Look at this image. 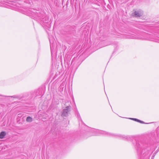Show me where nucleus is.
Wrapping results in <instances>:
<instances>
[{
  "label": "nucleus",
  "mask_w": 159,
  "mask_h": 159,
  "mask_svg": "<svg viewBox=\"0 0 159 159\" xmlns=\"http://www.w3.org/2000/svg\"><path fill=\"white\" fill-rule=\"evenodd\" d=\"M32 118L30 116H28L27 117L26 119V121L27 122H31L32 121Z\"/></svg>",
  "instance_id": "nucleus-8"
},
{
  "label": "nucleus",
  "mask_w": 159,
  "mask_h": 159,
  "mask_svg": "<svg viewBox=\"0 0 159 159\" xmlns=\"http://www.w3.org/2000/svg\"><path fill=\"white\" fill-rule=\"evenodd\" d=\"M157 136L158 138H159V135H157Z\"/></svg>",
  "instance_id": "nucleus-18"
},
{
  "label": "nucleus",
  "mask_w": 159,
  "mask_h": 159,
  "mask_svg": "<svg viewBox=\"0 0 159 159\" xmlns=\"http://www.w3.org/2000/svg\"><path fill=\"white\" fill-rule=\"evenodd\" d=\"M134 15L136 17L140 16H141V13H140L138 11H136L134 12Z\"/></svg>",
  "instance_id": "nucleus-6"
},
{
  "label": "nucleus",
  "mask_w": 159,
  "mask_h": 159,
  "mask_svg": "<svg viewBox=\"0 0 159 159\" xmlns=\"http://www.w3.org/2000/svg\"><path fill=\"white\" fill-rule=\"evenodd\" d=\"M138 122L140 123H142V124H144L145 123L143 121H142L141 120H139V121Z\"/></svg>",
  "instance_id": "nucleus-13"
},
{
  "label": "nucleus",
  "mask_w": 159,
  "mask_h": 159,
  "mask_svg": "<svg viewBox=\"0 0 159 159\" xmlns=\"http://www.w3.org/2000/svg\"><path fill=\"white\" fill-rule=\"evenodd\" d=\"M128 38H132V39H147L148 40H151L150 39H148V38H146L143 37H141L139 36H136L135 35H130V36L128 37Z\"/></svg>",
  "instance_id": "nucleus-5"
},
{
  "label": "nucleus",
  "mask_w": 159,
  "mask_h": 159,
  "mask_svg": "<svg viewBox=\"0 0 159 159\" xmlns=\"http://www.w3.org/2000/svg\"><path fill=\"white\" fill-rule=\"evenodd\" d=\"M38 91H39V95L40 96H41L42 94V89H39Z\"/></svg>",
  "instance_id": "nucleus-10"
},
{
  "label": "nucleus",
  "mask_w": 159,
  "mask_h": 159,
  "mask_svg": "<svg viewBox=\"0 0 159 159\" xmlns=\"http://www.w3.org/2000/svg\"><path fill=\"white\" fill-rule=\"evenodd\" d=\"M42 24L44 29L48 34H49V26H50L49 21L48 17H45L43 19Z\"/></svg>",
  "instance_id": "nucleus-3"
},
{
  "label": "nucleus",
  "mask_w": 159,
  "mask_h": 159,
  "mask_svg": "<svg viewBox=\"0 0 159 159\" xmlns=\"http://www.w3.org/2000/svg\"><path fill=\"white\" fill-rule=\"evenodd\" d=\"M150 156V154H147V157H148V158H149V157Z\"/></svg>",
  "instance_id": "nucleus-14"
},
{
  "label": "nucleus",
  "mask_w": 159,
  "mask_h": 159,
  "mask_svg": "<svg viewBox=\"0 0 159 159\" xmlns=\"http://www.w3.org/2000/svg\"><path fill=\"white\" fill-rule=\"evenodd\" d=\"M141 144H142L141 142L136 140L133 142L134 147L136 150L138 154L139 155H141L143 152V149Z\"/></svg>",
  "instance_id": "nucleus-2"
},
{
  "label": "nucleus",
  "mask_w": 159,
  "mask_h": 159,
  "mask_svg": "<svg viewBox=\"0 0 159 159\" xmlns=\"http://www.w3.org/2000/svg\"><path fill=\"white\" fill-rule=\"evenodd\" d=\"M77 116L78 118V119H81L79 113H78V114H77Z\"/></svg>",
  "instance_id": "nucleus-11"
},
{
  "label": "nucleus",
  "mask_w": 159,
  "mask_h": 159,
  "mask_svg": "<svg viewBox=\"0 0 159 159\" xmlns=\"http://www.w3.org/2000/svg\"><path fill=\"white\" fill-rule=\"evenodd\" d=\"M134 118H129V119H130L131 120H134Z\"/></svg>",
  "instance_id": "nucleus-16"
},
{
  "label": "nucleus",
  "mask_w": 159,
  "mask_h": 159,
  "mask_svg": "<svg viewBox=\"0 0 159 159\" xmlns=\"http://www.w3.org/2000/svg\"><path fill=\"white\" fill-rule=\"evenodd\" d=\"M145 35H146L147 36H149L150 35L148 34H145Z\"/></svg>",
  "instance_id": "nucleus-17"
},
{
  "label": "nucleus",
  "mask_w": 159,
  "mask_h": 159,
  "mask_svg": "<svg viewBox=\"0 0 159 159\" xmlns=\"http://www.w3.org/2000/svg\"><path fill=\"white\" fill-rule=\"evenodd\" d=\"M134 120L136 121H137V122H138L139 121V120H138L137 119H136V118H134Z\"/></svg>",
  "instance_id": "nucleus-12"
},
{
  "label": "nucleus",
  "mask_w": 159,
  "mask_h": 159,
  "mask_svg": "<svg viewBox=\"0 0 159 159\" xmlns=\"http://www.w3.org/2000/svg\"><path fill=\"white\" fill-rule=\"evenodd\" d=\"M6 133L4 132H2L0 133V138L2 139L5 135Z\"/></svg>",
  "instance_id": "nucleus-7"
},
{
  "label": "nucleus",
  "mask_w": 159,
  "mask_h": 159,
  "mask_svg": "<svg viewBox=\"0 0 159 159\" xmlns=\"http://www.w3.org/2000/svg\"><path fill=\"white\" fill-rule=\"evenodd\" d=\"M11 97V98H12L13 97V98H17V97H16V96H10Z\"/></svg>",
  "instance_id": "nucleus-15"
},
{
  "label": "nucleus",
  "mask_w": 159,
  "mask_h": 159,
  "mask_svg": "<svg viewBox=\"0 0 159 159\" xmlns=\"http://www.w3.org/2000/svg\"><path fill=\"white\" fill-rule=\"evenodd\" d=\"M70 111V107L68 106L63 110L61 116L63 117H67L68 116Z\"/></svg>",
  "instance_id": "nucleus-4"
},
{
  "label": "nucleus",
  "mask_w": 159,
  "mask_h": 159,
  "mask_svg": "<svg viewBox=\"0 0 159 159\" xmlns=\"http://www.w3.org/2000/svg\"><path fill=\"white\" fill-rule=\"evenodd\" d=\"M24 11V10H23V11H21V12L22 13H23V14H26V15H29L26 12V11Z\"/></svg>",
  "instance_id": "nucleus-9"
},
{
  "label": "nucleus",
  "mask_w": 159,
  "mask_h": 159,
  "mask_svg": "<svg viewBox=\"0 0 159 159\" xmlns=\"http://www.w3.org/2000/svg\"><path fill=\"white\" fill-rule=\"evenodd\" d=\"M95 131L97 132L98 134H101L105 135L109 137H120L121 138L124 139L129 140L131 138V136H126L125 135H121L120 134H116L111 133H110L107 132L102 130H94Z\"/></svg>",
  "instance_id": "nucleus-1"
}]
</instances>
